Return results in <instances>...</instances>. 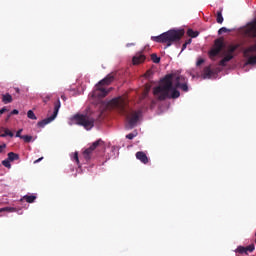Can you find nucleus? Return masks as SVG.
I'll return each mask as SVG.
<instances>
[{"instance_id":"1","label":"nucleus","mask_w":256,"mask_h":256,"mask_svg":"<svg viewBox=\"0 0 256 256\" xmlns=\"http://www.w3.org/2000/svg\"><path fill=\"white\" fill-rule=\"evenodd\" d=\"M187 93L189 86L187 85V79L182 75L167 74L161 79L159 86L153 89L154 95L159 101H165V99H179L181 92Z\"/></svg>"},{"instance_id":"2","label":"nucleus","mask_w":256,"mask_h":256,"mask_svg":"<svg viewBox=\"0 0 256 256\" xmlns=\"http://www.w3.org/2000/svg\"><path fill=\"white\" fill-rule=\"evenodd\" d=\"M111 105L114 109H117L121 115H126V127L128 129H133L137 127V123H139V118L142 115L141 110L131 111L130 113L127 111V105H129V100L126 96H119L111 100Z\"/></svg>"},{"instance_id":"3","label":"nucleus","mask_w":256,"mask_h":256,"mask_svg":"<svg viewBox=\"0 0 256 256\" xmlns=\"http://www.w3.org/2000/svg\"><path fill=\"white\" fill-rule=\"evenodd\" d=\"M184 35V29H171L159 36H152L151 41H154L155 43H164L166 44V47H171L173 43L181 41Z\"/></svg>"},{"instance_id":"4","label":"nucleus","mask_w":256,"mask_h":256,"mask_svg":"<svg viewBox=\"0 0 256 256\" xmlns=\"http://www.w3.org/2000/svg\"><path fill=\"white\" fill-rule=\"evenodd\" d=\"M113 81H115V76L113 74H108L95 86L94 91H92V97L96 99H103V97H107L111 89H105L104 85H111Z\"/></svg>"},{"instance_id":"5","label":"nucleus","mask_w":256,"mask_h":256,"mask_svg":"<svg viewBox=\"0 0 256 256\" xmlns=\"http://www.w3.org/2000/svg\"><path fill=\"white\" fill-rule=\"evenodd\" d=\"M72 121H74L76 125L84 127L86 131H91V129L95 127V119L91 114H76L72 117Z\"/></svg>"},{"instance_id":"6","label":"nucleus","mask_w":256,"mask_h":256,"mask_svg":"<svg viewBox=\"0 0 256 256\" xmlns=\"http://www.w3.org/2000/svg\"><path fill=\"white\" fill-rule=\"evenodd\" d=\"M96 149H105V142L101 139L96 140L93 142L89 148L85 149L83 151V157L85 161H91V157H93V153L95 152Z\"/></svg>"},{"instance_id":"7","label":"nucleus","mask_w":256,"mask_h":256,"mask_svg":"<svg viewBox=\"0 0 256 256\" xmlns=\"http://www.w3.org/2000/svg\"><path fill=\"white\" fill-rule=\"evenodd\" d=\"M59 109H61V100H57L55 103H54V111H53V114L48 117V118H45L43 119L42 121H39L37 123L38 127H45V125H49V123H51L52 121H55V119H57V115H59Z\"/></svg>"},{"instance_id":"8","label":"nucleus","mask_w":256,"mask_h":256,"mask_svg":"<svg viewBox=\"0 0 256 256\" xmlns=\"http://www.w3.org/2000/svg\"><path fill=\"white\" fill-rule=\"evenodd\" d=\"M223 47H225L223 38L216 39L212 49L209 52L210 57H217V55L223 50Z\"/></svg>"},{"instance_id":"9","label":"nucleus","mask_w":256,"mask_h":256,"mask_svg":"<svg viewBox=\"0 0 256 256\" xmlns=\"http://www.w3.org/2000/svg\"><path fill=\"white\" fill-rule=\"evenodd\" d=\"M236 251L241 255L243 254L248 255L249 253H253V251H255V244H250L246 247L239 246Z\"/></svg>"},{"instance_id":"10","label":"nucleus","mask_w":256,"mask_h":256,"mask_svg":"<svg viewBox=\"0 0 256 256\" xmlns=\"http://www.w3.org/2000/svg\"><path fill=\"white\" fill-rule=\"evenodd\" d=\"M145 55L141 52H138L135 54V56L132 58L133 65H141V63L145 62Z\"/></svg>"},{"instance_id":"11","label":"nucleus","mask_w":256,"mask_h":256,"mask_svg":"<svg viewBox=\"0 0 256 256\" xmlns=\"http://www.w3.org/2000/svg\"><path fill=\"white\" fill-rule=\"evenodd\" d=\"M136 159L140 161L141 163H144V165H147L149 163V158L147 157V154L143 151H139L136 153Z\"/></svg>"},{"instance_id":"12","label":"nucleus","mask_w":256,"mask_h":256,"mask_svg":"<svg viewBox=\"0 0 256 256\" xmlns=\"http://www.w3.org/2000/svg\"><path fill=\"white\" fill-rule=\"evenodd\" d=\"M233 59V54L227 53V55L219 62L220 67H227V63Z\"/></svg>"},{"instance_id":"13","label":"nucleus","mask_w":256,"mask_h":256,"mask_svg":"<svg viewBox=\"0 0 256 256\" xmlns=\"http://www.w3.org/2000/svg\"><path fill=\"white\" fill-rule=\"evenodd\" d=\"M212 75L213 70H211V67H205L202 74L203 79H211Z\"/></svg>"},{"instance_id":"14","label":"nucleus","mask_w":256,"mask_h":256,"mask_svg":"<svg viewBox=\"0 0 256 256\" xmlns=\"http://www.w3.org/2000/svg\"><path fill=\"white\" fill-rule=\"evenodd\" d=\"M2 103L7 105L8 103H13V96L11 94L6 93L2 95Z\"/></svg>"},{"instance_id":"15","label":"nucleus","mask_w":256,"mask_h":256,"mask_svg":"<svg viewBox=\"0 0 256 256\" xmlns=\"http://www.w3.org/2000/svg\"><path fill=\"white\" fill-rule=\"evenodd\" d=\"M35 199H37V196L35 195H25L21 201L24 200L26 203H35Z\"/></svg>"},{"instance_id":"16","label":"nucleus","mask_w":256,"mask_h":256,"mask_svg":"<svg viewBox=\"0 0 256 256\" xmlns=\"http://www.w3.org/2000/svg\"><path fill=\"white\" fill-rule=\"evenodd\" d=\"M241 47V44H234V45H229L227 49V53L229 55H233L236 49H239Z\"/></svg>"},{"instance_id":"17","label":"nucleus","mask_w":256,"mask_h":256,"mask_svg":"<svg viewBox=\"0 0 256 256\" xmlns=\"http://www.w3.org/2000/svg\"><path fill=\"white\" fill-rule=\"evenodd\" d=\"M216 21L217 23H219L220 25L223 23L224 19H223V9H220L217 14H216Z\"/></svg>"},{"instance_id":"18","label":"nucleus","mask_w":256,"mask_h":256,"mask_svg":"<svg viewBox=\"0 0 256 256\" xmlns=\"http://www.w3.org/2000/svg\"><path fill=\"white\" fill-rule=\"evenodd\" d=\"M246 58H248L246 65H256V56H249L248 53V56Z\"/></svg>"},{"instance_id":"19","label":"nucleus","mask_w":256,"mask_h":256,"mask_svg":"<svg viewBox=\"0 0 256 256\" xmlns=\"http://www.w3.org/2000/svg\"><path fill=\"white\" fill-rule=\"evenodd\" d=\"M2 131H4V134H1L0 137H14L15 134L11 132V130L7 128H2Z\"/></svg>"},{"instance_id":"20","label":"nucleus","mask_w":256,"mask_h":256,"mask_svg":"<svg viewBox=\"0 0 256 256\" xmlns=\"http://www.w3.org/2000/svg\"><path fill=\"white\" fill-rule=\"evenodd\" d=\"M187 35H188V37H192V38L199 37V31H194L193 29H188Z\"/></svg>"},{"instance_id":"21","label":"nucleus","mask_w":256,"mask_h":256,"mask_svg":"<svg viewBox=\"0 0 256 256\" xmlns=\"http://www.w3.org/2000/svg\"><path fill=\"white\" fill-rule=\"evenodd\" d=\"M5 211H7L8 213H15V211H17V208H15V207L0 208V213H3Z\"/></svg>"},{"instance_id":"22","label":"nucleus","mask_w":256,"mask_h":256,"mask_svg":"<svg viewBox=\"0 0 256 256\" xmlns=\"http://www.w3.org/2000/svg\"><path fill=\"white\" fill-rule=\"evenodd\" d=\"M8 159L10 161H17V159H19V154L14 153V152H9L8 153Z\"/></svg>"},{"instance_id":"23","label":"nucleus","mask_w":256,"mask_h":256,"mask_svg":"<svg viewBox=\"0 0 256 256\" xmlns=\"http://www.w3.org/2000/svg\"><path fill=\"white\" fill-rule=\"evenodd\" d=\"M27 117L28 119H32L33 121H36L37 119V116H35V112H33V110H29L27 112Z\"/></svg>"},{"instance_id":"24","label":"nucleus","mask_w":256,"mask_h":256,"mask_svg":"<svg viewBox=\"0 0 256 256\" xmlns=\"http://www.w3.org/2000/svg\"><path fill=\"white\" fill-rule=\"evenodd\" d=\"M2 165L4 167H7V169H11V160L8 158V159H5L2 161Z\"/></svg>"},{"instance_id":"25","label":"nucleus","mask_w":256,"mask_h":256,"mask_svg":"<svg viewBox=\"0 0 256 256\" xmlns=\"http://www.w3.org/2000/svg\"><path fill=\"white\" fill-rule=\"evenodd\" d=\"M151 59L153 61V63H160L161 62V58L157 56V54H151Z\"/></svg>"},{"instance_id":"26","label":"nucleus","mask_w":256,"mask_h":256,"mask_svg":"<svg viewBox=\"0 0 256 256\" xmlns=\"http://www.w3.org/2000/svg\"><path fill=\"white\" fill-rule=\"evenodd\" d=\"M22 139L24 140L25 143H31V141H33V136L23 135Z\"/></svg>"},{"instance_id":"27","label":"nucleus","mask_w":256,"mask_h":256,"mask_svg":"<svg viewBox=\"0 0 256 256\" xmlns=\"http://www.w3.org/2000/svg\"><path fill=\"white\" fill-rule=\"evenodd\" d=\"M229 29L222 27L218 30V35H223V33H228Z\"/></svg>"},{"instance_id":"28","label":"nucleus","mask_w":256,"mask_h":256,"mask_svg":"<svg viewBox=\"0 0 256 256\" xmlns=\"http://www.w3.org/2000/svg\"><path fill=\"white\" fill-rule=\"evenodd\" d=\"M74 161L79 165V152H75L73 156Z\"/></svg>"},{"instance_id":"29","label":"nucleus","mask_w":256,"mask_h":256,"mask_svg":"<svg viewBox=\"0 0 256 256\" xmlns=\"http://www.w3.org/2000/svg\"><path fill=\"white\" fill-rule=\"evenodd\" d=\"M49 101H51V95H46V96L43 98V102H44V103H49Z\"/></svg>"},{"instance_id":"30","label":"nucleus","mask_w":256,"mask_h":256,"mask_svg":"<svg viewBox=\"0 0 256 256\" xmlns=\"http://www.w3.org/2000/svg\"><path fill=\"white\" fill-rule=\"evenodd\" d=\"M21 133H23V129H20L16 132V137H19L20 139H22L23 136L21 135Z\"/></svg>"},{"instance_id":"31","label":"nucleus","mask_w":256,"mask_h":256,"mask_svg":"<svg viewBox=\"0 0 256 256\" xmlns=\"http://www.w3.org/2000/svg\"><path fill=\"white\" fill-rule=\"evenodd\" d=\"M126 139H135V134L129 133L128 135H126Z\"/></svg>"},{"instance_id":"32","label":"nucleus","mask_w":256,"mask_h":256,"mask_svg":"<svg viewBox=\"0 0 256 256\" xmlns=\"http://www.w3.org/2000/svg\"><path fill=\"white\" fill-rule=\"evenodd\" d=\"M203 63H205V60L199 59V60L196 62V65H197V67H199L200 65H203Z\"/></svg>"},{"instance_id":"33","label":"nucleus","mask_w":256,"mask_h":256,"mask_svg":"<svg viewBox=\"0 0 256 256\" xmlns=\"http://www.w3.org/2000/svg\"><path fill=\"white\" fill-rule=\"evenodd\" d=\"M10 115H19V110L17 109L12 110Z\"/></svg>"},{"instance_id":"34","label":"nucleus","mask_w":256,"mask_h":256,"mask_svg":"<svg viewBox=\"0 0 256 256\" xmlns=\"http://www.w3.org/2000/svg\"><path fill=\"white\" fill-rule=\"evenodd\" d=\"M7 108L6 107H3L2 109H0V115H3V113H6Z\"/></svg>"},{"instance_id":"35","label":"nucleus","mask_w":256,"mask_h":256,"mask_svg":"<svg viewBox=\"0 0 256 256\" xmlns=\"http://www.w3.org/2000/svg\"><path fill=\"white\" fill-rule=\"evenodd\" d=\"M7 147V144L0 145V153H3V149Z\"/></svg>"},{"instance_id":"36","label":"nucleus","mask_w":256,"mask_h":256,"mask_svg":"<svg viewBox=\"0 0 256 256\" xmlns=\"http://www.w3.org/2000/svg\"><path fill=\"white\" fill-rule=\"evenodd\" d=\"M186 49H187V44L184 43V44L182 45V50H181V52L185 51Z\"/></svg>"},{"instance_id":"37","label":"nucleus","mask_w":256,"mask_h":256,"mask_svg":"<svg viewBox=\"0 0 256 256\" xmlns=\"http://www.w3.org/2000/svg\"><path fill=\"white\" fill-rule=\"evenodd\" d=\"M40 161H43V157H41V158L35 160L34 163H35V164H36V163H40Z\"/></svg>"},{"instance_id":"38","label":"nucleus","mask_w":256,"mask_h":256,"mask_svg":"<svg viewBox=\"0 0 256 256\" xmlns=\"http://www.w3.org/2000/svg\"><path fill=\"white\" fill-rule=\"evenodd\" d=\"M191 42H192V40H191V38H190V39H188L185 43H186L187 45H191Z\"/></svg>"},{"instance_id":"39","label":"nucleus","mask_w":256,"mask_h":256,"mask_svg":"<svg viewBox=\"0 0 256 256\" xmlns=\"http://www.w3.org/2000/svg\"><path fill=\"white\" fill-rule=\"evenodd\" d=\"M16 93L19 95L21 93V90L19 88H14Z\"/></svg>"},{"instance_id":"40","label":"nucleus","mask_w":256,"mask_h":256,"mask_svg":"<svg viewBox=\"0 0 256 256\" xmlns=\"http://www.w3.org/2000/svg\"><path fill=\"white\" fill-rule=\"evenodd\" d=\"M151 73V71H147L145 74V77H149V74Z\"/></svg>"},{"instance_id":"41","label":"nucleus","mask_w":256,"mask_h":256,"mask_svg":"<svg viewBox=\"0 0 256 256\" xmlns=\"http://www.w3.org/2000/svg\"><path fill=\"white\" fill-rule=\"evenodd\" d=\"M9 119H11V114H9V115L7 116L6 121H9Z\"/></svg>"},{"instance_id":"42","label":"nucleus","mask_w":256,"mask_h":256,"mask_svg":"<svg viewBox=\"0 0 256 256\" xmlns=\"http://www.w3.org/2000/svg\"><path fill=\"white\" fill-rule=\"evenodd\" d=\"M129 45H135V44H133V43L132 44H127V47H129Z\"/></svg>"}]
</instances>
